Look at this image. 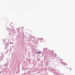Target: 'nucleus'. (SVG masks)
Returning <instances> with one entry per match:
<instances>
[{
    "instance_id": "obj_1",
    "label": "nucleus",
    "mask_w": 75,
    "mask_h": 75,
    "mask_svg": "<svg viewBox=\"0 0 75 75\" xmlns=\"http://www.w3.org/2000/svg\"><path fill=\"white\" fill-rule=\"evenodd\" d=\"M67 65V64L65 63H63V65Z\"/></svg>"
},
{
    "instance_id": "obj_2",
    "label": "nucleus",
    "mask_w": 75,
    "mask_h": 75,
    "mask_svg": "<svg viewBox=\"0 0 75 75\" xmlns=\"http://www.w3.org/2000/svg\"><path fill=\"white\" fill-rule=\"evenodd\" d=\"M41 51H40L39 52H38L37 53V54H38H38H41Z\"/></svg>"
},
{
    "instance_id": "obj_3",
    "label": "nucleus",
    "mask_w": 75,
    "mask_h": 75,
    "mask_svg": "<svg viewBox=\"0 0 75 75\" xmlns=\"http://www.w3.org/2000/svg\"><path fill=\"white\" fill-rule=\"evenodd\" d=\"M43 40V39L42 38L41 39V40Z\"/></svg>"
}]
</instances>
